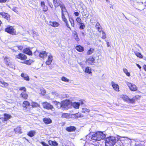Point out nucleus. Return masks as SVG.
Here are the masks:
<instances>
[{
	"mask_svg": "<svg viewBox=\"0 0 146 146\" xmlns=\"http://www.w3.org/2000/svg\"><path fill=\"white\" fill-rule=\"evenodd\" d=\"M89 137V140L92 139L96 141H100L105 138L106 135L103 132L98 131L96 133L91 134V133L86 136V137Z\"/></svg>",
	"mask_w": 146,
	"mask_h": 146,
	"instance_id": "1",
	"label": "nucleus"
},
{
	"mask_svg": "<svg viewBox=\"0 0 146 146\" xmlns=\"http://www.w3.org/2000/svg\"><path fill=\"white\" fill-rule=\"evenodd\" d=\"M105 141L106 146H113L116 142L115 137L113 136L107 137Z\"/></svg>",
	"mask_w": 146,
	"mask_h": 146,
	"instance_id": "2",
	"label": "nucleus"
},
{
	"mask_svg": "<svg viewBox=\"0 0 146 146\" xmlns=\"http://www.w3.org/2000/svg\"><path fill=\"white\" fill-rule=\"evenodd\" d=\"M59 5L61 9L62 18V19L66 18L65 15L66 13L68 14L66 8L62 3L59 4Z\"/></svg>",
	"mask_w": 146,
	"mask_h": 146,
	"instance_id": "3",
	"label": "nucleus"
},
{
	"mask_svg": "<svg viewBox=\"0 0 146 146\" xmlns=\"http://www.w3.org/2000/svg\"><path fill=\"white\" fill-rule=\"evenodd\" d=\"M43 108L47 110H50L52 111H54V109L53 106L50 103L46 102H44L42 103Z\"/></svg>",
	"mask_w": 146,
	"mask_h": 146,
	"instance_id": "4",
	"label": "nucleus"
},
{
	"mask_svg": "<svg viewBox=\"0 0 146 146\" xmlns=\"http://www.w3.org/2000/svg\"><path fill=\"white\" fill-rule=\"evenodd\" d=\"M121 98L123 100L126 102L130 103H133L135 101V100L133 99H130L129 97L125 95H122L121 96Z\"/></svg>",
	"mask_w": 146,
	"mask_h": 146,
	"instance_id": "5",
	"label": "nucleus"
},
{
	"mask_svg": "<svg viewBox=\"0 0 146 146\" xmlns=\"http://www.w3.org/2000/svg\"><path fill=\"white\" fill-rule=\"evenodd\" d=\"M5 31L13 35L16 34V32L13 27L10 26L7 27L5 29Z\"/></svg>",
	"mask_w": 146,
	"mask_h": 146,
	"instance_id": "6",
	"label": "nucleus"
},
{
	"mask_svg": "<svg viewBox=\"0 0 146 146\" xmlns=\"http://www.w3.org/2000/svg\"><path fill=\"white\" fill-rule=\"evenodd\" d=\"M126 84L131 91H133L137 90V88L134 84L128 82H126Z\"/></svg>",
	"mask_w": 146,
	"mask_h": 146,
	"instance_id": "7",
	"label": "nucleus"
},
{
	"mask_svg": "<svg viewBox=\"0 0 146 146\" xmlns=\"http://www.w3.org/2000/svg\"><path fill=\"white\" fill-rule=\"evenodd\" d=\"M95 59L92 57L87 59L86 61V63L88 65H92L95 63Z\"/></svg>",
	"mask_w": 146,
	"mask_h": 146,
	"instance_id": "8",
	"label": "nucleus"
},
{
	"mask_svg": "<svg viewBox=\"0 0 146 146\" xmlns=\"http://www.w3.org/2000/svg\"><path fill=\"white\" fill-rule=\"evenodd\" d=\"M15 57L16 58L20 59L22 60H25L27 58V56L21 53H20L18 55H15Z\"/></svg>",
	"mask_w": 146,
	"mask_h": 146,
	"instance_id": "9",
	"label": "nucleus"
},
{
	"mask_svg": "<svg viewBox=\"0 0 146 146\" xmlns=\"http://www.w3.org/2000/svg\"><path fill=\"white\" fill-rule=\"evenodd\" d=\"M62 108H66L70 105V102L68 100H66L62 102Z\"/></svg>",
	"mask_w": 146,
	"mask_h": 146,
	"instance_id": "10",
	"label": "nucleus"
},
{
	"mask_svg": "<svg viewBox=\"0 0 146 146\" xmlns=\"http://www.w3.org/2000/svg\"><path fill=\"white\" fill-rule=\"evenodd\" d=\"M53 59V58L52 55L51 54H50L48 55L47 60L46 62V64L48 65H50Z\"/></svg>",
	"mask_w": 146,
	"mask_h": 146,
	"instance_id": "11",
	"label": "nucleus"
},
{
	"mask_svg": "<svg viewBox=\"0 0 146 146\" xmlns=\"http://www.w3.org/2000/svg\"><path fill=\"white\" fill-rule=\"evenodd\" d=\"M53 103L56 106V107L58 109L60 108H62V103H60L59 102H57L56 101H53Z\"/></svg>",
	"mask_w": 146,
	"mask_h": 146,
	"instance_id": "12",
	"label": "nucleus"
},
{
	"mask_svg": "<svg viewBox=\"0 0 146 146\" xmlns=\"http://www.w3.org/2000/svg\"><path fill=\"white\" fill-rule=\"evenodd\" d=\"M0 15L2 16L8 20H10V16L7 13H5V12H1L0 13Z\"/></svg>",
	"mask_w": 146,
	"mask_h": 146,
	"instance_id": "13",
	"label": "nucleus"
},
{
	"mask_svg": "<svg viewBox=\"0 0 146 146\" xmlns=\"http://www.w3.org/2000/svg\"><path fill=\"white\" fill-rule=\"evenodd\" d=\"M4 117L3 119V120H2V121L3 122L7 121L11 117V115L7 113H4Z\"/></svg>",
	"mask_w": 146,
	"mask_h": 146,
	"instance_id": "14",
	"label": "nucleus"
},
{
	"mask_svg": "<svg viewBox=\"0 0 146 146\" xmlns=\"http://www.w3.org/2000/svg\"><path fill=\"white\" fill-rule=\"evenodd\" d=\"M72 106L74 108L78 109L79 108L80 106V103L79 102H74L72 104Z\"/></svg>",
	"mask_w": 146,
	"mask_h": 146,
	"instance_id": "15",
	"label": "nucleus"
},
{
	"mask_svg": "<svg viewBox=\"0 0 146 146\" xmlns=\"http://www.w3.org/2000/svg\"><path fill=\"white\" fill-rule=\"evenodd\" d=\"M47 53L46 51H42L39 54V56L42 58H45L46 57Z\"/></svg>",
	"mask_w": 146,
	"mask_h": 146,
	"instance_id": "16",
	"label": "nucleus"
},
{
	"mask_svg": "<svg viewBox=\"0 0 146 146\" xmlns=\"http://www.w3.org/2000/svg\"><path fill=\"white\" fill-rule=\"evenodd\" d=\"M23 52L29 55H31L32 54L31 51L29 48H26L23 50Z\"/></svg>",
	"mask_w": 146,
	"mask_h": 146,
	"instance_id": "17",
	"label": "nucleus"
},
{
	"mask_svg": "<svg viewBox=\"0 0 146 146\" xmlns=\"http://www.w3.org/2000/svg\"><path fill=\"white\" fill-rule=\"evenodd\" d=\"M111 84L113 88L115 91H119V86L117 84L114 83L113 82H111Z\"/></svg>",
	"mask_w": 146,
	"mask_h": 146,
	"instance_id": "18",
	"label": "nucleus"
},
{
	"mask_svg": "<svg viewBox=\"0 0 146 146\" xmlns=\"http://www.w3.org/2000/svg\"><path fill=\"white\" fill-rule=\"evenodd\" d=\"M21 76L25 80L27 81H28L30 79L29 77L26 74L22 73L21 74Z\"/></svg>",
	"mask_w": 146,
	"mask_h": 146,
	"instance_id": "19",
	"label": "nucleus"
},
{
	"mask_svg": "<svg viewBox=\"0 0 146 146\" xmlns=\"http://www.w3.org/2000/svg\"><path fill=\"white\" fill-rule=\"evenodd\" d=\"M50 23L51 26L54 27H58L60 25L59 23L55 21L50 22Z\"/></svg>",
	"mask_w": 146,
	"mask_h": 146,
	"instance_id": "20",
	"label": "nucleus"
},
{
	"mask_svg": "<svg viewBox=\"0 0 146 146\" xmlns=\"http://www.w3.org/2000/svg\"><path fill=\"white\" fill-rule=\"evenodd\" d=\"M44 122L46 124H48L51 123L52 120L49 118H45L43 119Z\"/></svg>",
	"mask_w": 146,
	"mask_h": 146,
	"instance_id": "21",
	"label": "nucleus"
},
{
	"mask_svg": "<svg viewBox=\"0 0 146 146\" xmlns=\"http://www.w3.org/2000/svg\"><path fill=\"white\" fill-rule=\"evenodd\" d=\"M76 128L75 127L73 126H71L69 127H67L66 128V130L68 131L71 132L75 131Z\"/></svg>",
	"mask_w": 146,
	"mask_h": 146,
	"instance_id": "22",
	"label": "nucleus"
},
{
	"mask_svg": "<svg viewBox=\"0 0 146 146\" xmlns=\"http://www.w3.org/2000/svg\"><path fill=\"white\" fill-rule=\"evenodd\" d=\"M26 92H22L20 94L21 96L25 99H27L28 97V95L26 94Z\"/></svg>",
	"mask_w": 146,
	"mask_h": 146,
	"instance_id": "23",
	"label": "nucleus"
},
{
	"mask_svg": "<svg viewBox=\"0 0 146 146\" xmlns=\"http://www.w3.org/2000/svg\"><path fill=\"white\" fill-rule=\"evenodd\" d=\"M4 60L7 65H9L10 64V60L9 57H6L4 58Z\"/></svg>",
	"mask_w": 146,
	"mask_h": 146,
	"instance_id": "24",
	"label": "nucleus"
},
{
	"mask_svg": "<svg viewBox=\"0 0 146 146\" xmlns=\"http://www.w3.org/2000/svg\"><path fill=\"white\" fill-rule=\"evenodd\" d=\"M76 49L78 51L82 52L84 50L83 48L81 46L79 45L76 46Z\"/></svg>",
	"mask_w": 146,
	"mask_h": 146,
	"instance_id": "25",
	"label": "nucleus"
},
{
	"mask_svg": "<svg viewBox=\"0 0 146 146\" xmlns=\"http://www.w3.org/2000/svg\"><path fill=\"white\" fill-rule=\"evenodd\" d=\"M31 106L33 108H36L38 107H40V105L38 103L35 102H32L31 103Z\"/></svg>",
	"mask_w": 146,
	"mask_h": 146,
	"instance_id": "26",
	"label": "nucleus"
},
{
	"mask_svg": "<svg viewBox=\"0 0 146 146\" xmlns=\"http://www.w3.org/2000/svg\"><path fill=\"white\" fill-rule=\"evenodd\" d=\"M62 117L68 119L70 117V114L68 113H63L62 114Z\"/></svg>",
	"mask_w": 146,
	"mask_h": 146,
	"instance_id": "27",
	"label": "nucleus"
},
{
	"mask_svg": "<svg viewBox=\"0 0 146 146\" xmlns=\"http://www.w3.org/2000/svg\"><path fill=\"white\" fill-rule=\"evenodd\" d=\"M30 104L27 101H24L23 104V106L24 107L27 108V107L30 106Z\"/></svg>",
	"mask_w": 146,
	"mask_h": 146,
	"instance_id": "28",
	"label": "nucleus"
},
{
	"mask_svg": "<svg viewBox=\"0 0 146 146\" xmlns=\"http://www.w3.org/2000/svg\"><path fill=\"white\" fill-rule=\"evenodd\" d=\"M96 27L97 29L99 32H101L102 31V29L100 28V26L99 23L97 22L95 26Z\"/></svg>",
	"mask_w": 146,
	"mask_h": 146,
	"instance_id": "29",
	"label": "nucleus"
},
{
	"mask_svg": "<svg viewBox=\"0 0 146 146\" xmlns=\"http://www.w3.org/2000/svg\"><path fill=\"white\" fill-rule=\"evenodd\" d=\"M0 83L2 84L3 86H4L5 87H7L9 85L8 83L5 82L4 81L0 80Z\"/></svg>",
	"mask_w": 146,
	"mask_h": 146,
	"instance_id": "30",
	"label": "nucleus"
},
{
	"mask_svg": "<svg viewBox=\"0 0 146 146\" xmlns=\"http://www.w3.org/2000/svg\"><path fill=\"white\" fill-rule=\"evenodd\" d=\"M73 115L75 118H77L79 117H83L82 115L80 113H79L73 114Z\"/></svg>",
	"mask_w": 146,
	"mask_h": 146,
	"instance_id": "31",
	"label": "nucleus"
},
{
	"mask_svg": "<svg viewBox=\"0 0 146 146\" xmlns=\"http://www.w3.org/2000/svg\"><path fill=\"white\" fill-rule=\"evenodd\" d=\"M35 133V131H31L29 132L28 133V135L31 137H32L34 136Z\"/></svg>",
	"mask_w": 146,
	"mask_h": 146,
	"instance_id": "32",
	"label": "nucleus"
},
{
	"mask_svg": "<svg viewBox=\"0 0 146 146\" xmlns=\"http://www.w3.org/2000/svg\"><path fill=\"white\" fill-rule=\"evenodd\" d=\"M90 110L86 108H82V112L83 113H87L90 112Z\"/></svg>",
	"mask_w": 146,
	"mask_h": 146,
	"instance_id": "33",
	"label": "nucleus"
},
{
	"mask_svg": "<svg viewBox=\"0 0 146 146\" xmlns=\"http://www.w3.org/2000/svg\"><path fill=\"white\" fill-rule=\"evenodd\" d=\"M134 53L135 55L138 57L140 58H143V56L141 55L140 53H139L137 51L134 52Z\"/></svg>",
	"mask_w": 146,
	"mask_h": 146,
	"instance_id": "34",
	"label": "nucleus"
},
{
	"mask_svg": "<svg viewBox=\"0 0 146 146\" xmlns=\"http://www.w3.org/2000/svg\"><path fill=\"white\" fill-rule=\"evenodd\" d=\"M63 21H64L66 23V26L68 27V28L70 30L71 29L70 27H69V25L68 22V21L67 19H66V18H64L62 19Z\"/></svg>",
	"mask_w": 146,
	"mask_h": 146,
	"instance_id": "35",
	"label": "nucleus"
},
{
	"mask_svg": "<svg viewBox=\"0 0 146 146\" xmlns=\"http://www.w3.org/2000/svg\"><path fill=\"white\" fill-rule=\"evenodd\" d=\"M14 130L16 133H21V127H17Z\"/></svg>",
	"mask_w": 146,
	"mask_h": 146,
	"instance_id": "36",
	"label": "nucleus"
},
{
	"mask_svg": "<svg viewBox=\"0 0 146 146\" xmlns=\"http://www.w3.org/2000/svg\"><path fill=\"white\" fill-rule=\"evenodd\" d=\"M85 72L88 74H90L92 72L91 69L89 67H87L86 68Z\"/></svg>",
	"mask_w": 146,
	"mask_h": 146,
	"instance_id": "37",
	"label": "nucleus"
},
{
	"mask_svg": "<svg viewBox=\"0 0 146 146\" xmlns=\"http://www.w3.org/2000/svg\"><path fill=\"white\" fill-rule=\"evenodd\" d=\"M123 71L126 74V75L128 76H129L130 75V74L129 72H128V70L126 68H123Z\"/></svg>",
	"mask_w": 146,
	"mask_h": 146,
	"instance_id": "38",
	"label": "nucleus"
},
{
	"mask_svg": "<svg viewBox=\"0 0 146 146\" xmlns=\"http://www.w3.org/2000/svg\"><path fill=\"white\" fill-rule=\"evenodd\" d=\"M69 20L72 26L74 27V23L73 19L72 18H70Z\"/></svg>",
	"mask_w": 146,
	"mask_h": 146,
	"instance_id": "39",
	"label": "nucleus"
},
{
	"mask_svg": "<svg viewBox=\"0 0 146 146\" xmlns=\"http://www.w3.org/2000/svg\"><path fill=\"white\" fill-rule=\"evenodd\" d=\"M94 49L93 48H90L87 52V54L90 55L92 54L94 52Z\"/></svg>",
	"mask_w": 146,
	"mask_h": 146,
	"instance_id": "40",
	"label": "nucleus"
},
{
	"mask_svg": "<svg viewBox=\"0 0 146 146\" xmlns=\"http://www.w3.org/2000/svg\"><path fill=\"white\" fill-rule=\"evenodd\" d=\"M61 80L66 82H68L69 81V80L63 76L61 78Z\"/></svg>",
	"mask_w": 146,
	"mask_h": 146,
	"instance_id": "41",
	"label": "nucleus"
},
{
	"mask_svg": "<svg viewBox=\"0 0 146 146\" xmlns=\"http://www.w3.org/2000/svg\"><path fill=\"white\" fill-rule=\"evenodd\" d=\"M19 89L20 91H23V92H26L27 91L25 87H20Z\"/></svg>",
	"mask_w": 146,
	"mask_h": 146,
	"instance_id": "42",
	"label": "nucleus"
},
{
	"mask_svg": "<svg viewBox=\"0 0 146 146\" xmlns=\"http://www.w3.org/2000/svg\"><path fill=\"white\" fill-rule=\"evenodd\" d=\"M53 1L54 6L55 7H57L59 6V4L58 3L57 1L56 0H54Z\"/></svg>",
	"mask_w": 146,
	"mask_h": 146,
	"instance_id": "43",
	"label": "nucleus"
},
{
	"mask_svg": "<svg viewBox=\"0 0 146 146\" xmlns=\"http://www.w3.org/2000/svg\"><path fill=\"white\" fill-rule=\"evenodd\" d=\"M41 91V94L42 95H44L46 92V91L44 89L42 88H41L40 89Z\"/></svg>",
	"mask_w": 146,
	"mask_h": 146,
	"instance_id": "44",
	"label": "nucleus"
},
{
	"mask_svg": "<svg viewBox=\"0 0 146 146\" xmlns=\"http://www.w3.org/2000/svg\"><path fill=\"white\" fill-rule=\"evenodd\" d=\"M80 29H84L85 27V26L84 24L83 23H80Z\"/></svg>",
	"mask_w": 146,
	"mask_h": 146,
	"instance_id": "45",
	"label": "nucleus"
},
{
	"mask_svg": "<svg viewBox=\"0 0 146 146\" xmlns=\"http://www.w3.org/2000/svg\"><path fill=\"white\" fill-rule=\"evenodd\" d=\"M102 31V38L103 39H105L106 38V34L104 31Z\"/></svg>",
	"mask_w": 146,
	"mask_h": 146,
	"instance_id": "46",
	"label": "nucleus"
},
{
	"mask_svg": "<svg viewBox=\"0 0 146 146\" xmlns=\"http://www.w3.org/2000/svg\"><path fill=\"white\" fill-rule=\"evenodd\" d=\"M42 7L44 11H47L48 10V7L46 6L45 5L44 6H43Z\"/></svg>",
	"mask_w": 146,
	"mask_h": 146,
	"instance_id": "47",
	"label": "nucleus"
},
{
	"mask_svg": "<svg viewBox=\"0 0 146 146\" xmlns=\"http://www.w3.org/2000/svg\"><path fill=\"white\" fill-rule=\"evenodd\" d=\"M76 21L78 23H81V20L80 17L77 18Z\"/></svg>",
	"mask_w": 146,
	"mask_h": 146,
	"instance_id": "48",
	"label": "nucleus"
},
{
	"mask_svg": "<svg viewBox=\"0 0 146 146\" xmlns=\"http://www.w3.org/2000/svg\"><path fill=\"white\" fill-rule=\"evenodd\" d=\"M52 145L54 146H57L58 145V144L55 141H53Z\"/></svg>",
	"mask_w": 146,
	"mask_h": 146,
	"instance_id": "49",
	"label": "nucleus"
},
{
	"mask_svg": "<svg viewBox=\"0 0 146 146\" xmlns=\"http://www.w3.org/2000/svg\"><path fill=\"white\" fill-rule=\"evenodd\" d=\"M22 63H24L28 64V65H29L31 64V63L29 62V61H26L24 62H22Z\"/></svg>",
	"mask_w": 146,
	"mask_h": 146,
	"instance_id": "50",
	"label": "nucleus"
},
{
	"mask_svg": "<svg viewBox=\"0 0 146 146\" xmlns=\"http://www.w3.org/2000/svg\"><path fill=\"white\" fill-rule=\"evenodd\" d=\"M74 37H75V38L76 40L77 41H78L79 40V38H78V35L74 36Z\"/></svg>",
	"mask_w": 146,
	"mask_h": 146,
	"instance_id": "51",
	"label": "nucleus"
},
{
	"mask_svg": "<svg viewBox=\"0 0 146 146\" xmlns=\"http://www.w3.org/2000/svg\"><path fill=\"white\" fill-rule=\"evenodd\" d=\"M18 49L21 50H22L23 49V46H19L17 47Z\"/></svg>",
	"mask_w": 146,
	"mask_h": 146,
	"instance_id": "52",
	"label": "nucleus"
},
{
	"mask_svg": "<svg viewBox=\"0 0 146 146\" xmlns=\"http://www.w3.org/2000/svg\"><path fill=\"white\" fill-rule=\"evenodd\" d=\"M52 94L53 95H54L56 96H57L58 95V94L56 92H52Z\"/></svg>",
	"mask_w": 146,
	"mask_h": 146,
	"instance_id": "53",
	"label": "nucleus"
},
{
	"mask_svg": "<svg viewBox=\"0 0 146 146\" xmlns=\"http://www.w3.org/2000/svg\"><path fill=\"white\" fill-rule=\"evenodd\" d=\"M41 5L42 7H43L45 5L44 2V1H41Z\"/></svg>",
	"mask_w": 146,
	"mask_h": 146,
	"instance_id": "54",
	"label": "nucleus"
},
{
	"mask_svg": "<svg viewBox=\"0 0 146 146\" xmlns=\"http://www.w3.org/2000/svg\"><path fill=\"white\" fill-rule=\"evenodd\" d=\"M40 143L43 146H46V145H47L46 143L44 142H42Z\"/></svg>",
	"mask_w": 146,
	"mask_h": 146,
	"instance_id": "55",
	"label": "nucleus"
},
{
	"mask_svg": "<svg viewBox=\"0 0 146 146\" xmlns=\"http://www.w3.org/2000/svg\"><path fill=\"white\" fill-rule=\"evenodd\" d=\"M53 141L49 140L48 141V143L50 145H52V144Z\"/></svg>",
	"mask_w": 146,
	"mask_h": 146,
	"instance_id": "56",
	"label": "nucleus"
},
{
	"mask_svg": "<svg viewBox=\"0 0 146 146\" xmlns=\"http://www.w3.org/2000/svg\"><path fill=\"white\" fill-rule=\"evenodd\" d=\"M74 15L76 16H79V13L78 12H75L74 13Z\"/></svg>",
	"mask_w": 146,
	"mask_h": 146,
	"instance_id": "57",
	"label": "nucleus"
},
{
	"mask_svg": "<svg viewBox=\"0 0 146 146\" xmlns=\"http://www.w3.org/2000/svg\"><path fill=\"white\" fill-rule=\"evenodd\" d=\"M7 0H0V3H5Z\"/></svg>",
	"mask_w": 146,
	"mask_h": 146,
	"instance_id": "58",
	"label": "nucleus"
},
{
	"mask_svg": "<svg viewBox=\"0 0 146 146\" xmlns=\"http://www.w3.org/2000/svg\"><path fill=\"white\" fill-rule=\"evenodd\" d=\"M73 34H74V36L78 35L77 34L76 32V31H74V32H73Z\"/></svg>",
	"mask_w": 146,
	"mask_h": 146,
	"instance_id": "59",
	"label": "nucleus"
},
{
	"mask_svg": "<svg viewBox=\"0 0 146 146\" xmlns=\"http://www.w3.org/2000/svg\"><path fill=\"white\" fill-rule=\"evenodd\" d=\"M143 68L145 70V71H146V65H144L143 66Z\"/></svg>",
	"mask_w": 146,
	"mask_h": 146,
	"instance_id": "60",
	"label": "nucleus"
},
{
	"mask_svg": "<svg viewBox=\"0 0 146 146\" xmlns=\"http://www.w3.org/2000/svg\"><path fill=\"white\" fill-rule=\"evenodd\" d=\"M136 65L140 69L141 68V66L138 64H136Z\"/></svg>",
	"mask_w": 146,
	"mask_h": 146,
	"instance_id": "61",
	"label": "nucleus"
},
{
	"mask_svg": "<svg viewBox=\"0 0 146 146\" xmlns=\"http://www.w3.org/2000/svg\"><path fill=\"white\" fill-rule=\"evenodd\" d=\"M49 5L51 8H52L53 7V5L51 3H49Z\"/></svg>",
	"mask_w": 146,
	"mask_h": 146,
	"instance_id": "62",
	"label": "nucleus"
},
{
	"mask_svg": "<svg viewBox=\"0 0 146 146\" xmlns=\"http://www.w3.org/2000/svg\"><path fill=\"white\" fill-rule=\"evenodd\" d=\"M107 45L108 47L110 46L109 43V42H107Z\"/></svg>",
	"mask_w": 146,
	"mask_h": 146,
	"instance_id": "63",
	"label": "nucleus"
},
{
	"mask_svg": "<svg viewBox=\"0 0 146 146\" xmlns=\"http://www.w3.org/2000/svg\"><path fill=\"white\" fill-rule=\"evenodd\" d=\"M82 34L83 36H85V33H84V32H82Z\"/></svg>",
	"mask_w": 146,
	"mask_h": 146,
	"instance_id": "64",
	"label": "nucleus"
}]
</instances>
